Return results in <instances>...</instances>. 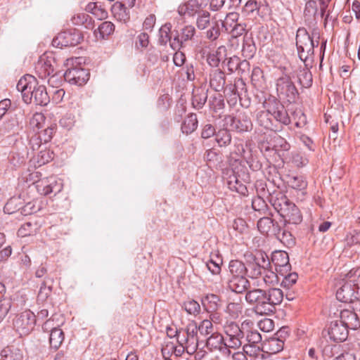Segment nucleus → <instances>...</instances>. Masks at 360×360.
Instances as JSON below:
<instances>
[{
    "label": "nucleus",
    "mask_w": 360,
    "mask_h": 360,
    "mask_svg": "<svg viewBox=\"0 0 360 360\" xmlns=\"http://www.w3.org/2000/svg\"><path fill=\"white\" fill-rule=\"evenodd\" d=\"M313 37H311L305 28H299L296 35V46L300 59L304 63L310 65L309 62L314 60V47L319 45V41L313 38L319 33L314 30Z\"/></svg>",
    "instance_id": "nucleus-3"
},
{
    "label": "nucleus",
    "mask_w": 360,
    "mask_h": 360,
    "mask_svg": "<svg viewBox=\"0 0 360 360\" xmlns=\"http://www.w3.org/2000/svg\"><path fill=\"white\" fill-rule=\"evenodd\" d=\"M250 259L255 263H258V264H259V266L264 269L271 267V261L269 259L267 254L263 251H258L255 255H251Z\"/></svg>",
    "instance_id": "nucleus-39"
},
{
    "label": "nucleus",
    "mask_w": 360,
    "mask_h": 360,
    "mask_svg": "<svg viewBox=\"0 0 360 360\" xmlns=\"http://www.w3.org/2000/svg\"><path fill=\"white\" fill-rule=\"evenodd\" d=\"M37 187L41 194L47 195L51 193L60 192L62 189V184L58 183L55 177L51 176L47 179L40 181Z\"/></svg>",
    "instance_id": "nucleus-20"
},
{
    "label": "nucleus",
    "mask_w": 360,
    "mask_h": 360,
    "mask_svg": "<svg viewBox=\"0 0 360 360\" xmlns=\"http://www.w3.org/2000/svg\"><path fill=\"white\" fill-rule=\"evenodd\" d=\"M356 288L353 283L347 281L337 290L336 297L342 302H352L357 300Z\"/></svg>",
    "instance_id": "nucleus-15"
},
{
    "label": "nucleus",
    "mask_w": 360,
    "mask_h": 360,
    "mask_svg": "<svg viewBox=\"0 0 360 360\" xmlns=\"http://www.w3.org/2000/svg\"><path fill=\"white\" fill-rule=\"evenodd\" d=\"M229 187L230 189L238 192V193L245 194L247 188L245 185H243L238 179V177L235 175L229 177V180L228 181Z\"/></svg>",
    "instance_id": "nucleus-47"
},
{
    "label": "nucleus",
    "mask_w": 360,
    "mask_h": 360,
    "mask_svg": "<svg viewBox=\"0 0 360 360\" xmlns=\"http://www.w3.org/2000/svg\"><path fill=\"white\" fill-rule=\"evenodd\" d=\"M225 52L226 48L224 46H219L214 53L208 54L207 57L208 64L212 67H217L222 60V54Z\"/></svg>",
    "instance_id": "nucleus-43"
},
{
    "label": "nucleus",
    "mask_w": 360,
    "mask_h": 360,
    "mask_svg": "<svg viewBox=\"0 0 360 360\" xmlns=\"http://www.w3.org/2000/svg\"><path fill=\"white\" fill-rule=\"evenodd\" d=\"M215 141L220 147L227 146L231 142V134L227 129H221L215 134Z\"/></svg>",
    "instance_id": "nucleus-38"
},
{
    "label": "nucleus",
    "mask_w": 360,
    "mask_h": 360,
    "mask_svg": "<svg viewBox=\"0 0 360 360\" xmlns=\"http://www.w3.org/2000/svg\"><path fill=\"white\" fill-rule=\"evenodd\" d=\"M341 320L330 323L328 329V335L333 342H343L348 337V328H356L358 326L356 314L345 310L341 312Z\"/></svg>",
    "instance_id": "nucleus-2"
},
{
    "label": "nucleus",
    "mask_w": 360,
    "mask_h": 360,
    "mask_svg": "<svg viewBox=\"0 0 360 360\" xmlns=\"http://www.w3.org/2000/svg\"><path fill=\"white\" fill-rule=\"evenodd\" d=\"M263 295L264 290L261 288H254L248 290L245 293V299L246 302L252 305H255V311L256 313L262 314L263 309Z\"/></svg>",
    "instance_id": "nucleus-19"
},
{
    "label": "nucleus",
    "mask_w": 360,
    "mask_h": 360,
    "mask_svg": "<svg viewBox=\"0 0 360 360\" xmlns=\"http://www.w3.org/2000/svg\"><path fill=\"white\" fill-rule=\"evenodd\" d=\"M273 142L274 148H277L276 150L288 151L290 148V144L285 141V139L278 135L274 137Z\"/></svg>",
    "instance_id": "nucleus-63"
},
{
    "label": "nucleus",
    "mask_w": 360,
    "mask_h": 360,
    "mask_svg": "<svg viewBox=\"0 0 360 360\" xmlns=\"http://www.w3.org/2000/svg\"><path fill=\"white\" fill-rule=\"evenodd\" d=\"M226 340H224L223 336L218 333H214L206 340V346L210 351L219 350L224 354L229 355L231 351L227 348Z\"/></svg>",
    "instance_id": "nucleus-17"
},
{
    "label": "nucleus",
    "mask_w": 360,
    "mask_h": 360,
    "mask_svg": "<svg viewBox=\"0 0 360 360\" xmlns=\"http://www.w3.org/2000/svg\"><path fill=\"white\" fill-rule=\"evenodd\" d=\"M272 264L275 266V270L280 275H284L291 270V265L289 262V257L285 251H275L272 253Z\"/></svg>",
    "instance_id": "nucleus-12"
},
{
    "label": "nucleus",
    "mask_w": 360,
    "mask_h": 360,
    "mask_svg": "<svg viewBox=\"0 0 360 360\" xmlns=\"http://www.w3.org/2000/svg\"><path fill=\"white\" fill-rule=\"evenodd\" d=\"M63 76L69 83L82 86L89 80V74L84 68L75 67L68 68Z\"/></svg>",
    "instance_id": "nucleus-11"
},
{
    "label": "nucleus",
    "mask_w": 360,
    "mask_h": 360,
    "mask_svg": "<svg viewBox=\"0 0 360 360\" xmlns=\"http://www.w3.org/2000/svg\"><path fill=\"white\" fill-rule=\"evenodd\" d=\"M210 23V13L206 10L200 11L197 15L196 26L199 30L206 29Z\"/></svg>",
    "instance_id": "nucleus-44"
},
{
    "label": "nucleus",
    "mask_w": 360,
    "mask_h": 360,
    "mask_svg": "<svg viewBox=\"0 0 360 360\" xmlns=\"http://www.w3.org/2000/svg\"><path fill=\"white\" fill-rule=\"evenodd\" d=\"M202 10L199 0H188L179 6L178 13L181 16L194 17Z\"/></svg>",
    "instance_id": "nucleus-21"
},
{
    "label": "nucleus",
    "mask_w": 360,
    "mask_h": 360,
    "mask_svg": "<svg viewBox=\"0 0 360 360\" xmlns=\"http://www.w3.org/2000/svg\"><path fill=\"white\" fill-rule=\"evenodd\" d=\"M198 119L195 113H190L181 124V131L184 134H190L198 127Z\"/></svg>",
    "instance_id": "nucleus-35"
},
{
    "label": "nucleus",
    "mask_w": 360,
    "mask_h": 360,
    "mask_svg": "<svg viewBox=\"0 0 360 360\" xmlns=\"http://www.w3.org/2000/svg\"><path fill=\"white\" fill-rule=\"evenodd\" d=\"M226 84V76L224 71L219 69L212 70L210 73V86L215 91H221Z\"/></svg>",
    "instance_id": "nucleus-25"
},
{
    "label": "nucleus",
    "mask_w": 360,
    "mask_h": 360,
    "mask_svg": "<svg viewBox=\"0 0 360 360\" xmlns=\"http://www.w3.org/2000/svg\"><path fill=\"white\" fill-rule=\"evenodd\" d=\"M52 291V285H47L46 281H44L41 286L37 296L38 302H44L50 296Z\"/></svg>",
    "instance_id": "nucleus-54"
},
{
    "label": "nucleus",
    "mask_w": 360,
    "mask_h": 360,
    "mask_svg": "<svg viewBox=\"0 0 360 360\" xmlns=\"http://www.w3.org/2000/svg\"><path fill=\"white\" fill-rule=\"evenodd\" d=\"M243 329L245 331V343L243 347L244 353L250 356H258L262 351L261 334L248 321L243 322Z\"/></svg>",
    "instance_id": "nucleus-4"
},
{
    "label": "nucleus",
    "mask_w": 360,
    "mask_h": 360,
    "mask_svg": "<svg viewBox=\"0 0 360 360\" xmlns=\"http://www.w3.org/2000/svg\"><path fill=\"white\" fill-rule=\"evenodd\" d=\"M198 326L195 323L188 324L186 328V336H183V338L180 339V332L175 331L174 336H176L179 342H184L187 345V347H193V350L195 352L198 348Z\"/></svg>",
    "instance_id": "nucleus-14"
},
{
    "label": "nucleus",
    "mask_w": 360,
    "mask_h": 360,
    "mask_svg": "<svg viewBox=\"0 0 360 360\" xmlns=\"http://www.w3.org/2000/svg\"><path fill=\"white\" fill-rule=\"evenodd\" d=\"M278 223L269 217H263L257 221L258 230L263 234L274 236L278 226Z\"/></svg>",
    "instance_id": "nucleus-27"
},
{
    "label": "nucleus",
    "mask_w": 360,
    "mask_h": 360,
    "mask_svg": "<svg viewBox=\"0 0 360 360\" xmlns=\"http://www.w3.org/2000/svg\"><path fill=\"white\" fill-rule=\"evenodd\" d=\"M283 299V291L277 288H270L264 290L262 315H269L274 313L276 306L280 304Z\"/></svg>",
    "instance_id": "nucleus-8"
},
{
    "label": "nucleus",
    "mask_w": 360,
    "mask_h": 360,
    "mask_svg": "<svg viewBox=\"0 0 360 360\" xmlns=\"http://www.w3.org/2000/svg\"><path fill=\"white\" fill-rule=\"evenodd\" d=\"M224 121L233 131L244 133L252 129L253 124L250 115L244 111H237L235 115H226Z\"/></svg>",
    "instance_id": "nucleus-5"
},
{
    "label": "nucleus",
    "mask_w": 360,
    "mask_h": 360,
    "mask_svg": "<svg viewBox=\"0 0 360 360\" xmlns=\"http://www.w3.org/2000/svg\"><path fill=\"white\" fill-rule=\"evenodd\" d=\"M250 285V281L246 278V276L229 278L227 281L228 288L238 294L247 291Z\"/></svg>",
    "instance_id": "nucleus-22"
},
{
    "label": "nucleus",
    "mask_w": 360,
    "mask_h": 360,
    "mask_svg": "<svg viewBox=\"0 0 360 360\" xmlns=\"http://www.w3.org/2000/svg\"><path fill=\"white\" fill-rule=\"evenodd\" d=\"M54 154L52 151L47 149H44L39 151L37 155V163L39 166L45 165L53 159Z\"/></svg>",
    "instance_id": "nucleus-51"
},
{
    "label": "nucleus",
    "mask_w": 360,
    "mask_h": 360,
    "mask_svg": "<svg viewBox=\"0 0 360 360\" xmlns=\"http://www.w3.org/2000/svg\"><path fill=\"white\" fill-rule=\"evenodd\" d=\"M195 32L196 30L194 26L191 25H185L174 37L173 41L170 43V46L174 50L179 49L185 42L191 41Z\"/></svg>",
    "instance_id": "nucleus-13"
},
{
    "label": "nucleus",
    "mask_w": 360,
    "mask_h": 360,
    "mask_svg": "<svg viewBox=\"0 0 360 360\" xmlns=\"http://www.w3.org/2000/svg\"><path fill=\"white\" fill-rule=\"evenodd\" d=\"M347 278L356 289H360V269H352L347 274Z\"/></svg>",
    "instance_id": "nucleus-64"
},
{
    "label": "nucleus",
    "mask_w": 360,
    "mask_h": 360,
    "mask_svg": "<svg viewBox=\"0 0 360 360\" xmlns=\"http://www.w3.org/2000/svg\"><path fill=\"white\" fill-rule=\"evenodd\" d=\"M17 198H11L4 205V211L8 214H13L20 210V202Z\"/></svg>",
    "instance_id": "nucleus-52"
},
{
    "label": "nucleus",
    "mask_w": 360,
    "mask_h": 360,
    "mask_svg": "<svg viewBox=\"0 0 360 360\" xmlns=\"http://www.w3.org/2000/svg\"><path fill=\"white\" fill-rule=\"evenodd\" d=\"M115 30V25L110 21H105L102 22L99 27L98 30L102 38H105L110 35Z\"/></svg>",
    "instance_id": "nucleus-60"
},
{
    "label": "nucleus",
    "mask_w": 360,
    "mask_h": 360,
    "mask_svg": "<svg viewBox=\"0 0 360 360\" xmlns=\"http://www.w3.org/2000/svg\"><path fill=\"white\" fill-rule=\"evenodd\" d=\"M310 65L304 63V68H301L297 73V79L300 85L304 88H308L311 86L313 79L312 74L309 70L312 63L309 62Z\"/></svg>",
    "instance_id": "nucleus-32"
},
{
    "label": "nucleus",
    "mask_w": 360,
    "mask_h": 360,
    "mask_svg": "<svg viewBox=\"0 0 360 360\" xmlns=\"http://www.w3.org/2000/svg\"><path fill=\"white\" fill-rule=\"evenodd\" d=\"M207 98V93L203 90L197 89L193 93L192 105L195 109H200L205 105Z\"/></svg>",
    "instance_id": "nucleus-42"
},
{
    "label": "nucleus",
    "mask_w": 360,
    "mask_h": 360,
    "mask_svg": "<svg viewBox=\"0 0 360 360\" xmlns=\"http://www.w3.org/2000/svg\"><path fill=\"white\" fill-rule=\"evenodd\" d=\"M276 91L281 99H285L289 103L295 102L299 93L294 82L289 76L285 75L276 80Z\"/></svg>",
    "instance_id": "nucleus-6"
},
{
    "label": "nucleus",
    "mask_w": 360,
    "mask_h": 360,
    "mask_svg": "<svg viewBox=\"0 0 360 360\" xmlns=\"http://www.w3.org/2000/svg\"><path fill=\"white\" fill-rule=\"evenodd\" d=\"M229 277L234 278L247 275L245 264L239 260H231L229 264Z\"/></svg>",
    "instance_id": "nucleus-33"
},
{
    "label": "nucleus",
    "mask_w": 360,
    "mask_h": 360,
    "mask_svg": "<svg viewBox=\"0 0 360 360\" xmlns=\"http://www.w3.org/2000/svg\"><path fill=\"white\" fill-rule=\"evenodd\" d=\"M282 276H283V278L281 281V285L285 288H291L296 283L298 278L296 273H290V271Z\"/></svg>",
    "instance_id": "nucleus-56"
},
{
    "label": "nucleus",
    "mask_w": 360,
    "mask_h": 360,
    "mask_svg": "<svg viewBox=\"0 0 360 360\" xmlns=\"http://www.w3.org/2000/svg\"><path fill=\"white\" fill-rule=\"evenodd\" d=\"M184 308L188 314L191 315L196 316L200 312V305L194 300L184 302Z\"/></svg>",
    "instance_id": "nucleus-50"
},
{
    "label": "nucleus",
    "mask_w": 360,
    "mask_h": 360,
    "mask_svg": "<svg viewBox=\"0 0 360 360\" xmlns=\"http://www.w3.org/2000/svg\"><path fill=\"white\" fill-rule=\"evenodd\" d=\"M278 274L271 269H264L262 273V280L266 285H275L279 282Z\"/></svg>",
    "instance_id": "nucleus-45"
},
{
    "label": "nucleus",
    "mask_w": 360,
    "mask_h": 360,
    "mask_svg": "<svg viewBox=\"0 0 360 360\" xmlns=\"http://www.w3.org/2000/svg\"><path fill=\"white\" fill-rule=\"evenodd\" d=\"M226 342L227 348L238 349L240 346H243L245 343V331L243 329V323L241 324V330L234 334L233 337L226 338Z\"/></svg>",
    "instance_id": "nucleus-34"
},
{
    "label": "nucleus",
    "mask_w": 360,
    "mask_h": 360,
    "mask_svg": "<svg viewBox=\"0 0 360 360\" xmlns=\"http://www.w3.org/2000/svg\"><path fill=\"white\" fill-rule=\"evenodd\" d=\"M246 23L241 21L238 24L233 25V27L229 30V32L231 34L233 37L236 38L246 32Z\"/></svg>",
    "instance_id": "nucleus-62"
},
{
    "label": "nucleus",
    "mask_w": 360,
    "mask_h": 360,
    "mask_svg": "<svg viewBox=\"0 0 360 360\" xmlns=\"http://www.w3.org/2000/svg\"><path fill=\"white\" fill-rule=\"evenodd\" d=\"M20 121L16 114L11 113L9 112L7 115V118L4 122L0 130L4 134L13 133L15 134L20 129Z\"/></svg>",
    "instance_id": "nucleus-28"
},
{
    "label": "nucleus",
    "mask_w": 360,
    "mask_h": 360,
    "mask_svg": "<svg viewBox=\"0 0 360 360\" xmlns=\"http://www.w3.org/2000/svg\"><path fill=\"white\" fill-rule=\"evenodd\" d=\"M210 108L214 111L217 112L224 108V100L222 95L217 94L211 97L210 100Z\"/></svg>",
    "instance_id": "nucleus-57"
},
{
    "label": "nucleus",
    "mask_w": 360,
    "mask_h": 360,
    "mask_svg": "<svg viewBox=\"0 0 360 360\" xmlns=\"http://www.w3.org/2000/svg\"><path fill=\"white\" fill-rule=\"evenodd\" d=\"M64 340V333L60 328L54 330L49 335V343L51 348L58 349Z\"/></svg>",
    "instance_id": "nucleus-40"
},
{
    "label": "nucleus",
    "mask_w": 360,
    "mask_h": 360,
    "mask_svg": "<svg viewBox=\"0 0 360 360\" xmlns=\"http://www.w3.org/2000/svg\"><path fill=\"white\" fill-rule=\"evenodd\" d=\"M252 209L260 214H265L268 211V205L262 196H257L252 200Z\"/></svg>",
    "instance_id": "nucleus-46"
},
{
    "label": "nucleus",
    "mask_w": 360,
    "mask_h": 360,
    "mask_svg": "<svg viewBox=\"0 0 360 360\" xmlns=\"http://www.w3.org/2000/svg\"><path fill=\"white\" fill-rule=\"evenodd\" d=\"M317 16H319L318 1L316 0H309L306 3L304 11L305 22L309 24L316 23Z\"/></svg>",
    "instance_id": "nucleus-30"
},
{
    "label": "nucleus",
    "mask_w": 360,
    "mask_h": 360,
    "mask_svg": "<svg viewBox=\"0 0 360 360\" xmlns=\"http://www.w3.org/2000/svg\"><path fill=\"white\" fill-rule=\"evenodd\" d=\"M34 77L32 75L22 77L18 81L16 88L22 94V99L26 103H29L34 99L37 105H46L50 102V97L44 85L32 86Z\"/></svg>",
    "instance_id": "nucleus-1"
},
{
    "label": "nucleus",
    "mask_w": 360,
    "mask_h": 360,
    "mask_svg": "<svg viewBox=\"0 0 360 360\" xmlns=\"http://www.w3.org/2000/svg\"><path fill=\"white\" fill-rule=\"evenodd\" d=\"M205 309L209 313L216 311L220 307V297L215 294H207L201 300Z\"/></svg>",
    "instance_id": "nucleus-31"
},
{
    "label": "nucleus",
    "mask_w": 360,
    "mask_h": 360,
    "mask_svg": "<svg viewBox=\"0 0 360 360\" xmlns=\"http://www.w3.org/2000/svg\"><path fill=\"white\" fill-rule=\"evenodd\" d=\"M86 11L91 13L99 18H105L108 15V13L103 8L98 7L96 3H89L86 6Z\"/></svg>",
    "instance_id": "nucleus-58"
},
{
    "label": "nucleus",
    "mask_w": 360,
    "mask_h": 360,
    "mask_svg": "<svg viewBox=\"0 0 360 360\" xmlns=\"http://www.w3.org/2000/svg\"><path fill=\"white\" fill-rule=\"evenodd\" d=\"M53 58L41 57L35 65V72L41 79H44L54 72Z\"/></svg>",
    "instance_id": "nucleus-18"
},
{
    "label": "nucleus",
    "mask_w": 360,
    "mask_h": 360,
    "mask_svg": "<svg viewBox=\"0 0 360 360\" xmlns=\"http://www.w3.org/2000/svg\"><path fill=\"white\" fill-rule=\"evenodd\" d=\"M170 31V24H165V25L161 27V28L159 30V42L160 44L165 45L169 41L171 40Z\"/></svg>",
    "instance_id": "nucleus-53"
},
{
    "label": "nucleus",
    "mask_w": 360,
    "mask_h": 360,
    "mask_svg": "<svg viewBox=\"0 0 360 360\" xmlns=\"http://www.w3.org/2000/svg\"><path fill=\"white\" fill-rule=\"evenodd\" d=\"M264 107L268 109V112L271 114V117L275 120V122L283 125L290 124V118L287 110L285 109L284 106L276 99L265 102Z\"/></svg>",
    "instance_id": "nucleus-10"
},
{
    "label": "nucleus",
    "mask_w": 360,
    "mask_h": 360,
    "mask_svg": "<svg viewBox=\"0 0 360 360\" xmlns=\"http://www.w3.org/2000/svg\"><path fill=\"white\" fill-rule=\"evenodd\" d=\"M256 52V47L250 40H244L242 49L243 56L246 58H251Z\"/></svg>",
    "instance_id": "nucleus-55"
},
{
    "label": "nucleus",
    "mask_w": 360,
    "mask_h": 360,
    "mask_svg": "<svg viewBox=\"0 0 360 360\" xmlns=\"http://www.w3.org/2000/svg\"><path fill=\"white\" fill-rule=\"evenodd\" d=\"M82 37L78 30H72L59 33L52 41V44L56 47L74 46L80 43Z\"/></svg>",
    "instance_id": "nucleus-9"
},
{
    "label": "nucleus",
    "mask_w": 360,
    "mask_h": 360,
    "mask_svg": "<svg viewBox=\"0 0 360 360\" xmlns=\"http://www.w3.org/2000/svg\"><path fill=\"white\" fill-rule=\"evenodd\" d=\"M269 201L280 215H282L285 212H286V210L290 207V205L293 204V202L281 192L269 194Z\"/></svg>",
    "instance_id": "nucleus-16"
},
{
    "label": "nucleus",
    "mask_w": 360,
    "mask_h": 360,
    "mask_svg": "<svg viewBox=\"0 0 360 360\" xmlns=\"http://www.w3.org/2000/svg\"><path fill=\"white\" fill-rule=\"evenodd\" d=\"M22 349L15 345L4 347L0 354V360H25Z\"/></svg>",
    "instance_id": "nucleus-26"
},
{
    "label": "nucleus",
    "mask_w": 360,
    "mask_h": 360,
    "mask_svg": "<svg viewBox=\"0 0 360 360\" xmlns=\"http://www.w3.org/2000/svg\"><path fill=\"white\" fill-rule=\"evenodd\" d=\"M345 243L347 246L360 245V230H352L347 233L345 237Z\"/></svg>",
    "instance_id": "nucleus-49"
},
{
    "label": "nucleus",
    "mask_w": 360,
    "mask_h": 360,
    "mask_svg": "<svg viewBox=\"0 0 360 360\" xmlns=\"http://www.w3.org/2000/svg\"><path fill=\"white\" fill-rule=\"evenodd\" d=\"M4 288V286L0 284V323L6 318L12 305V301L10 298L4 297L2 293Z\"/></svg>",
    "instance_id": "nucleus-36"
},
{
    "label": "nucleus",
    "mask_w": 360,
    "mask_h": 360,
    "mask_svg": "<svg viewBox=\"0 0 360 360\" xmlns=\"http://www.w3.org/2000/svg\"><path fill=\"white\" fill-rule=\"evenodd\" d=\"M213 330L212 322L208 319L203 320L199 326H198V330L202 335H212V333H214Z\"/></svg>",
    "instance_id": "nucleus-59"
},
{
    "label": "nucleus",
    "mask_w": 360,
    "mask_h": 360,
    "mask_svg": "<svg viewBox=\"0 0 360 360\" xmlns=\"http://www.w3.org/2000/svg\"><path fill=\"white\" fill-rule=\"evenodd\" d=\"M284 219V224L297 226L302 221V215L298 207L293 203L290 207L281 215Z\"/></svg>",
    "instance_id": "nucleus-24"
},
{
    "label": "nucleus",
    "mask_w": 360,
    "mask_h": 360,
    "mask_svg": "<svg viewBox=\"0 0 360 360\" xmlns=\"http://www.w3.org/2000/svg\"><path fill=\"white\" fill-rule=\"evenodd\" d=\"M288 184L292 188L302 192L304 191L307 186V181L302 176H290L288 180Z\"/></svg>",
    "instance_id": "nucleus-41"
},
{
    "label": "nucleus",
    "mask_w": 360,
    "mask_h": 360,
    "mask_svg": "<svg viewBox=\"0 0 360 360\" xmlns=\"http://www.w3.org/2000/svg\"><path fill=\"white\" fill-rule=\"evenodd\" d=\"M238 20V13L231 12L226 15L224 21L221 22V25L226 32H229V30L233 27V25L238 24L239 22Z\"/></svg>",
    "instance_id": "nucleus-48"
},
{
    "label": "nucleus",
    "mask_w": 360,
    "mask_h": 360,
    "mask_svg": "<svg viewBox=\"0 0 360 360\" xmlns=\"http://www.w3.org/2000/svg\"><path fill=\"white\" fill-rule=\"evenodd\" d=\"M257 122L260 126L266 129L274 131L278 130V126L272 120L271 114L268 112V109L259 111L257 114Z\"/></svg>",
    "instance_id": "nucleus-29"
},
{
    "label": "nucleus",
    "mask_w": 360,
    "mask_h": 360,
    "mask_svg": "<svg viewBox=\"0 0 360 360\" xmlns=\"http://www.w3.org/2000/svg\"><path fill=\"white\" fill-rule=\"evenodd\" d=\"M247 269V275L252 279L257 278L262 275L264 269H262L258 263H255L251 259L247 261L245 265Z\"/></svg>",
    "instance_id": "nucleus-37"
},
{
    "label": "nucleus",
    "mask_w": 360,
    "mask_h": 360,
    "mask_svg": "<svg viewBox=\"0 0 360 360\" xmlns=\"http://www.w3.org/2000/svg\"><path fill=\"white\" fill-rule=\"evenodd\" d=\"M36 316L30 310H26L15 316L13 321L14 329L20 336L28 335L34 328Z\"/></svg>",
    "instance_id": "nucleus-7"
},
{
    "label": "nucleus",
    "mask_w": 360,
    "mask_h": 360,
    "mask_svg": "<svg viewBox=\"0 0 360 360\" xmlns=\"http://www.w3.org/2000/svg\"><path fill=\"white\" fill-rule=\"evenodd\" d=\"M36 224H32L30 221L25 223L19 229L18 235L24 237L33 234L36 231Z\"/></svg>",
    "instance_id": "nucleus-61"
},
{
    "label": "nucleus",
    "mask_w": 360,
    "mask_h": 360,
    "mask_svg": "<svg viewBox=\"0 0 360 360\" xmlns=\"http://www.w3.org/2000/svg\"><path fill=\"white\" fill-rule=\"evenodd\" d=\"M292 230V227L288 224H284L283 227L278 225L274 236L284 245L291 246L295 244V237Z\"/></svg>",
    "instance_id": "nucleus-23"
}]
</instances>
